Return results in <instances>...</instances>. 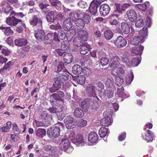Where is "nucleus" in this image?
Here are the masks:
<instances>
[{
  "label": "nucleus",
  "instance_id": "obj_5",
  "mask_svg": "<svg viewBox=\"0 0 157 157\" xmlns=\"http://www.w3.org/2000/svg\"><path fill=\"white\" fill-rule=\"evenodd\" d=\"M60 145L62 149L68 153L71 152L73 150V147L70 145V143L69 140L67 139L62 140Z\"/></svg>",
  "mask_w": 157,
  "mask_h": 157
},
{
  "label": "nucleus",
  "instance_id": "obj_61",
  "mask_svg": "<svg viewBox=\"0 0 157 157\" xmlns=\"http://www.w3.org/2000/svg\"><path fill=\"white\" fill-rule=\"evenodd\" d=\"M116 79V83L117 85L119 86L123 83V79L122 77L119 76H116L115 77Z\"/></svg>",
  "mask_w": 157,
  "mask_h": 157
},
{
  "label": "nucleus",
  "instance_id": "obj_12",
  "mask_svg": "<svg viewBox=\"0 0 157 157\" xmlns=\"http://www.w3.org/2000/svg\"><path fill=\"white\" fill-rule=\"evenodd\" d=\"M98 3L96 1L93 0L90 4L89 8V11L93 15H95L97 12V9L99 6Z\"/></svg>",
  "mask_w": 157,
  "mask_h": 157
},
{
  "label": "nucleus",
  "instance_id": "obj_9",
  "mask_svg": "<svg viewBox=\"0 0 157 157\" xmlns=\"http://www.w3.org/2000/svg\"><path fill=\"white\" fill-rule=\"evenodd\" d=\"M64 123L66 128L70 129L74 128L75 126L77 121L74 120L72 117L71 116H68L64 119Z\"/></svg>",
  "mask_w": 157,
  "mask_h": 157
},
{
  "label": "nucleus",
  "instance_id": "obj_51",
  "mask_svg": "<svg viewBox=\"0 0 157 157\" xmlns=\"http://www.w3.org/2000/svg\"><path fill=\"white\" fill-rule=\"evenodd\" d=\"M116 10L115 11L117 13H122L124 12L122 4H115Z\"/></svg>",
  "mask_w": 157,
  "mask_h": 157
},
{
  "label": "nucleus",
  "instance_id": "obj_56",
  "mask_svg": "<svg viewBox=\"0 0 157 157\" xmlns=\"http://www.w3.org/2000/svg\"><path fill=\"white\" fill-rule=\"evenodd\" d=\"M50 28L51 29L56 30H60L62 28L61 26L59 23L51 25L50 26Z\"/></svg>",
  "mask_w": 157,
  "mask_h": 157
},
{
  "label": "nucleus",
  "instance_id": "obj_52",
  "mask_svg": "<svg viewBox=\"0 0 157 157\" xmlns=\"http://www.w3.org/2000/svg\"><path fill=\"white\" fill-rule=\"evenodd\" d=\"M84 22L86 24L89 23L91 21V18L90 16L86 13L84 14L82 16Z\"/></svg>",
  "mask_w": 157,
  "mask_h": 157
},
{
  "label": "nucleus",
  "instance_id": "obj_47",
  "mask_svg": "<svg viewBox=\"0 0 157 157\" xmlns=\"http://www.w3.org/2000/svg\"><path fill=\"white\" fill-rule=\"evenodd\" d=\"M113 35L112 32L110 30H106L104 33V37L107 40L111 39L112 38Z\"/></svg>",
  "mask_w": 157,
  "mask_h": 157
},
{
  "label": "nucleus",
  "instance_id": "obj_20",
  "mask_svg": "<svg viewBox=\"0 0 157 157\" xmlns=\"http://www.w3.org/2000/svg\"><path fill=\"white\" fill-rule=\"evenodd\" d=\"M44 38L43 40H44L46 44H51L54 39L56 40L54 34L52 33H49L46 36L45 35Z\"/></svg>",
  "mask_w": 157,
  "mask_h": 157
},
{
  "label": "nucleus",
  "instance_id": "obj_59",
  "mask_svg": "<svg viewBox=\"0 0 157 157\" xmlns=\"http://www.w3.org/2000/svg\"><path fill=\"white\" fill-rule=\"evenodd\" d=\"M56 147H55L51 146L50 145H47L45 146L44 150L47 151L54 152L55 151Z\"/></svg>",
  "mask_w": 157,
  "mask_h": 157
},
{
  "label": "nucleus",
  "instance_id": "obj_13",
  "mask_svg": "<svg viewBox=\"0 0 157 157\" xmlns=\"http://www.w3.org/2000/svg\"><path fill=\"white\" fill-rule=\"evenodd\" d=\"M87 94L90 97H95V98L98 100V99L96 96V93L98 92L97 88L95 86L90 85L86 88Z\"/></svg>",
  "mask_w": 157,
  "mask_h": 157
},
{
  "label": "nucleus",
  "instance_id": "obj_44",
  "mask_svg": "<svg viewBox=\"0 0 157 157\" xmlns=\"http://www.w3.org/2000/svg\"><path fill=\"white\" fill-rule=\"evenodd\" d=\"M148 5H149V2H145L143 4L136 5V7L144 11L146 10L147 6Z\"/></svg>",
  "mask_w": 157,
  "mask_h": 157
},
{
  "label": "nucleus",
  "instance_id": "obj_24",
  "mask_svg": "<svg viewBox=\"0 0 157 157\" xmlns=\"http://www.w3.org/2000/svg\"><path fill=\"white\" fill-rule=\"evenodd\" d=\"M14 42L16 46L19 47L25 46L28 44L26 39L24 38L17 39L14 40Z\"/></svg>",
  "mask_w": 157,
  "mask_h": 157
},
{
  "label": "nucleus",
  "instance_id": "obj_63",
  "mask_svg": "<svg viewBox=\"0 0 157 157\" xmlns=\"http://www.w3.org/2000/svg\"><path fill=\"white\" fill-rule=\"evenodd\" d=\"M144 25V23L143 20L142 19H140L137 20L135 23L136 27L138 28L142 27Z\"/></svg>",
  "mask_w": 157,
  "mask_h": 157
},
{
  "label": "nucleus",
  "instance_id": "obj_2",
  "mask_svg": "<svg viewBox=\"0 0 157 157\" xmlns=\"http://www.w3.org/2000/svg\"><path fill=\"white\" fill-rule=\"evenodd\" d=\"M64 127L62 123L58 122L56 126L48 129L47 131V134L49 137L56 138L59 135L60 131Z\"/></svg>",
  "mask_w": 157,
  "mask_h": 157
},
{
  "label": "nucleus",
  "instance_id": "obj_38",
  "mask_svg": "<svg viewBox=\"0 0 157 157\" xmlns=\"http://www.w3.org/2000/svg\"><path fill=\"white\" fill-rule=\"evenodd\" d=\"M0 29L2 30L4 33L7 36L11 35L13 33V31L11 30L10 27H5L3 26L0 27Z\"/></svg>",
  "mask_w": 157,
  "mask_h": 157
},
{
  "label": "nucleus",
  "instance_id": "obj_4",
  "mask_svg": "<svg viewBox=\"0 0 157 157\" xmlns=\"http://www.w3.org/2000/svg\"><path fill=\"white\" fill-rule=\"evenodd\" d=\"M109 112L110 111L108 109L104 113V115L106 116L101 120V125L107 126L111 125L113 123L111 115L110 113H109Z\"/></svg>",
  "mask_w": 157,
  "mask_h": 157
},
{
  "label": "nucleus",
  "instance_id": "obj_45",
  "mask_svg": "<svg viewBox=\"0 0 157 157\" xmlns=\"http://www.w3.org/2000/svg\"><path fill=\"white\" fill-rule=\"evenodd\" d=\"M134 78V75L131 71H130L129 75H128L126 78V82L127 84H130Z\"/></svg>",
  "mask_w": 157,
  "mask_h": 157
},
{
  "label": "nucleus",
  "instance_id": "obj_42",
  "mask_svg": "<svg viewBox=\"0 0 157 157\" xmlns=\"http://www.w3.org/2000/svg\"><path fill=\"white\" fill-rule=\"evenodd\" d=\"M89 50V46L84 44L82 45L79 49L80 53L83 55L87 54Z\"/></svg>",
  "mask_w": 157,
  "mask_h": 157
},
{
  "label": "nucleus",
  "instance_id": "obj_22",
  "mask_svg": "<svg viewBox=\"0 0 157 157\" xmlns=\"http://www.w3.org/2000/svg\"><path fill=\"white\" fill-rule=\"evenodd\" d=\"M54 35L56 39V40L60 41V40H64L66 37L65 32L62 30H60L57 32H55Z\"/></svg>",
  "mask_w": 157,
  "mask_h": 157
},
{
  "label": "nucleus",
  "instance_id": "obj_58",
  "mask_svg": "<svg viewBox=\"0 0 157 157\" xmlns=\"http://www.w3.org/2000/svg\"><path fill=\"white\" fill-rule=\"evenodd\" d=\"M66 136L69 140L71 141L73 143V140L75 138V135L74 132H68L67 133Z\"/></svg>",
  "mask_w": 157,
  "mask_h": 157
},
{
  "label": "nucleus",
  "instance_id": "obj_39",
  "mask_svg": "<svg viewBox=\"0 0 157 157\" xmlns=\"http://www.w3.org/2000/svg\"><path fill=\"white\" fill-rule=\"evenodd\" d=\"M104 86L103 83L101 82H99L97 84V86L96 87L97 88V90L98 91V93L101 95H102V93L104 91Z\"/></svg>",
  "mask_w": 157,
  "mask_h": 157
},
{
  "label": "nucleus",
  "instance_id": "obj_33",
  "mask_svg": "<svg viewBox=\"0 0 157 157\" xmlns=\"http://www.w3.org/2000/svg\"><path fill=\"white\" fill-rule=\"evenodd\" d=\"M55 12L52 11L49 12L46 16V19L48 21L53 23L55 20Z\"/></svg>",
  "mask_w": 157,
  "mask_h": 157
},
{
  "label": "nucleus",
  "instance_id": "obj_57",
  "mask_svg": "<svg viewBox=\"0 0 157 157\" xmlns=\"http://www.w3.org/2000/svg\"><path fill=\"white\" fill-rule=\"evenodd\" d=\"M100 62L102 66H105L108 64L109 60L107 57H103L100 59Z\"/></svg>",
  "mask_w": 157,
  "mask_h": 157
},
{
  "label": "nucleus",
  "instance_id": "obj_43",
  "mask_svg": "<svg viewBox=\"0 0 157 157\" xmlns=\"http://www.w3.org/2000/svg\"><path fill=\"white\" fill-rule=\"evenodd\" d=\"M69 17L70 20L74 21L80 17V14L78 11H73L69 13Z\"/></svg>",
  "mask_w": 157,
  "mask_h": 157
},
{
  "label": "nucleus",
  "instance_id": "obj_17",
  "mask_svg": "<svg viewBox=\"0 0 157 157\" xmlns=\"http://www.w3.org/2000/svg\"><path fill=\"white\" fill-rule=\"evenodd\" d=\"M110 10V8L108 5L104 4L102 5L100 8V12L101 14L103 16L107 15Z\"/></svg>",
  "mask_w": 157,
  "mask_h": 157
},
{
  "label": "nucleus",
  "instance_id": "obj_6",
  "mask_svg": "<svg viewBox=\"0 0 157 157\" xmlns=\"http://www.w3.org/2000/svg\"><path fill=\"white\" fill-rule=\"evenodd\" d=\"M54 82L52 86L49 88V91L51 93H53L56 90H59L63 82L58 77L54 79Z\"/></svg>",
  "mask_w": 157,
  "mask_h": 157
},
{
  "label": "nucleus",
  "instance_id": "obj_32",
  "mask_svg": "<svg viewBox=\"0 0 157 157\" xmlns=\"http://www.w3.org/2000/svg\"><path fill=\"white\" fill-rule=\"evenodd\" d=\"M82 69L81 66L78 64L75 65L72 68L73 73L77 75H78L82 73Z\"/></svg>",
  "mask_w": 157,
  "mask_h": 157
},
{
  "label": "nucleus",
  "instance_id": "obj_31",
  "mask_svg": "<svg viewBox=\"0 0 157 157\" xmlns=\"http://www.w3.org/2000/svg\"><path fill=\"white\" fill-rule=\"evenodd\" d=\"M63 57L64 63L67 64L71 62L73 56L70 53H66L64 54Z\"/></svg>",
  "mask_w": 157,
  "mask_h": 157
},
{
  "label": "nucleus",
  "instance_id": "obj_18",
  "mask_svg": "<svg viewBox=\"0 0 157 157\" xmlns=\"http://www.w3.org/2000/svg\"><path fill=\"white\" fill-rule=\"evenodd\" d=\"M126 14L130 21L132 22L136 21L137 14L135 11L132 10H129L126 11Z\"/></svg>",
  "mask_w": 157,
  "mask_h": 157
},
{
  "label": "nucleus",
  "instance_id": "obj_35",
  "mask_svg": "<svg viewBox=\"0 0 157 157\" xmlns=\"http://www.w3.org/2000/svg\"><path fill=\"white\" fill-rule=\"evenodd\" d=\"M55 62H56V67L57 68V72H60L62 71V70L64 67L63 63L56 59L55 60Z\"/></svg>",
  "mask_w": 157,
  "mask_h": 157
},
{
  "label": "nucleus",
  "instance_id": "obj_64",
  "mask_svg": "<svg viewBox=\"0 0 157 157\" xmlns=\"http://www.w3.org/2000/svg\"><path fill=\"white\" fill-rule=\"evenodd\" d=\"M78 5L80 7L85 8L87 7V3L83 1H80L78 3Z\"/></svg>",
  "mask_w": 157,
  "mask_h": 157
},
{
  "label": "nucleus",
  "instance_id": "obj_1",
  "mask_svg": "<svg viewBox=\"0 0 157 157\" xmlns=\"http://www.w3.org/2000/svg\"><path fill=\"white\" fill-rule=\"evenodd\" d=\"M147 27H144L139 32L140 35L135 36L132 38L131 43L132 45H137L139 44L144 42V39L146 37L147 33Z\"/></svg>",
  "mask_w": 157,
  "mask_h": 157
},
{
  "label": "nucleus",
  "instance_id": "obj_55",
  "mask_svg": "<svg viewBox=\"0 0 157 157\" xmlns=\"http://www.w3.org/2000/svg\"><path fill=\"white\" fill-rule=\"evenodd\" d=\"M86 78L84 76L80 75L78 76L77 79V82L78 84L82 85L85 82Z\"/></svg>",
  "mask_w": 157,
  "mask_h": 157
},
{
  "label": "nucleus",
  "instance_id": "obj_62",
  "mask_svg": "<svg viewBox=\"0 0 157 157\" xmlns=\"http://www.w3.org/2000/svg\"><path fill=\"white\" fill-rule=\"evenodd\" d=\"M87 122L86 121L81 119L78 122V124L79 126L82 128L86 126Z\"/></svg>",
  "mask_w": 157,
  "mask_h": 157
},
{
  "label": "nucleus",
  "instance_id": "obj_15",
  "mask_svg": "<svg viewBox=\"0 0 157 157\" xmlns=\"http://www.w3.org/2000/svg\"><path fill=\"white\" fill-rule=\"evenodd\" d=\"M74 143L77 146H80L84 145V140L83 136L81 134H78L73 141Z\"/></svg>",
  "mask_w": 157,
  "mask_h": 157
},
{
  "label": "nucleus",
  "instance_id": "obj_23",
  "mask_svg": "<svg viewBox=\"0 0 157 157\" xmlns=\"http://www.w3.org/2000/svg\"><path fill=\"white\" fill-rule=\"evenodd\" d=\"M88 139L89 142L95 143L98 140V136L97 134L94 132H91L88 136Z\"/></svg>",
  "mask_w": 157,
  "mask_h": 157
},
{
  "label": "nucleus",
  "instance_id": "obj_28",
  "mask_svg": "<svg viewBox=\"0 0 157 157\" xmlns=\"http://www.w3.org/2000/svg\"><path fill=\"white\" fill-rule=\"evenodd\" d=\"M144 48V46L141 45L139 47L135 46L132 48V52L140 56L142 54Z\"/></svg>",
  "mask_w": 157,
  "mask_h": 157
},
{
  "label": "nucleus",
  "instance_id": "obj_48",
  "mask_svg": "<svg viewBox=\"0 0 157 157\" xmlns=\"http://www.w3.org/2000/svg\"><path fill=\"white\" fill-rule=\"evenodd\" d=\"M70 44L69 42L67 41H64L62 42L61 44V48L62 51L64 52L69 48Z\"/></svg>",
  "mask_w": 157,
  "mask_h": 157
},
{
  "label": "nucleus",
  "instance_id": "obj_27",
  "mask_svg": "<svg viewBox=\"0 0 157 157\" xmlns=\"http://www.w3.org/2000/svg\"><path fill=\"white\" fill-rule=\"evenodd\" d=\"M119 59L117 56H115L110 61L109 66L111 67H118L120 65L119 63Z\"/></svg>",
  "mask_w": 157,
  "mask_h": 157
},
{
  "label": "nucleus",
  "instance_id": "obj_16",
  "mask_svg": "<svg viewBox=\"0 0 157 157\" xmlns=\"http://www.w3.org/2000/svg\"><path fill=\"white\" fill-rule=\"evenodd\" d=\"M154 136L153 134L149 130H146V133L142 135L143 139L148 142L152 141Z\"/></svg>",
  "mask_w": 157,
  "mask_h": 157
},
{
  "label": "nucleus",
  "instance_id": "obj_10",
  "mask_svg": "<svg viewBox=\"0 0 157 157\" xmlns=\"http://www.w3.org/2000/svg\"><path fill=\"white\" fill-rule=\"evenodd\" d=\"M121 29L118 28L117 29V32L120 34L124 33L125 34H128L130 32V29L129 25L125 22L121 23Z\"/></svg>",
  "mask_w": 157,
  "mask_h": 157
},
{
  "label": "nucleus",
  "instance_id": "obj_30",
  "mask_svg": "<svg viewBox=\"0 0 157 157\" xmlns=\"http://www.w3.org/2000/svg\"><path fill=\"white\" fill-rule=\"evenodd\" d=\"M51 5L54 6L57 10H60L62 5L60 1L58 0H49Z\"/></svg>",
  "mask_w": 157,
  "mask_h": 157
},
{
  "label": "nucleus",
  "instance_id": "obj_21",
  "mask_svg": "<svg viewBox=\"0 0 157 157\" xmlns=\"http://www.w3.org/2000/svg\"><path fill=\"white\" fill-rule=\"evenodd\" d=\"M69 74L67 70L65 69L62 70V71L59 72V76L58 77L60 78L63 81H67L68 80L69 76L68 75Z\"/></svg>",
  "mask_w": 157,
  "mask_h": 157
},
{
  "label": "nucleus",
  "instance_id": "obj_29",
  "mask_svg": "<svg viewBox=\"0 0 157 157\" xmlns=\"http://www.w3.org/2000/svg\"><path fill=\"white\" fill-rule=\"evenodd\" d=\"M62 27L65 31L69 30L72 27V24L70 19L67 18L63 22Z\"/></svg>",
  "mask_w": 157,
  "mask_h": 157
},
{
  "label": "nucleus",
  "instance_id": "obj_8",
  "mask_svg": "<svg viewBox=\"0 0 157 157\" xmlns=\"http://www.w3.org/2000/svg\"><path fill=\"white\" fill-rule=\"evenodd\" d=\"M6 23L10 25L16 26L18 24H21L23 27L26 28V25L24 22L20 20L17 19L14 17L12 16L8 18L6 21Z\"/></svg>",
  "mask_w": 157,
  "mask_h": 157
},
{
  "label": "nucleus",
  "instance_id": "obj_46",
  "mask_svg": "<svg viewBox=\"0 0 157 157\" xmlns=\"http://www.w3.org/2000/svg\"><path fill=\"white\" fill-rule=\"evenodd\" d=\"M123 89L122 88L121 89L117 88V93L116 94V96L119 97L121 98H127L128 96L123 92Z\"/></svg>",
  "mask_w": 157,
  "mask_h": 157
},
{
  "label": "nucleus",
  "instance_id": "obj_60",
  "mask_svg": "<svg viewBox=\"0 0 157 157\" xmlns=\"http://www.w3.org/2000/svg\"><path fill=\"white\" fill-rule=\"evenodd\" d=\"M13 65V63L11 61H10L7 63H5L3 69L4 70H9L10 69L11 67Z\"/></svg>",
  "mask_w": 157,
  "mask_h": 157
},
{
  "label": "nucleus",
  "instance_id": "obj_3",
  "mask_svg": "<svg viewBox=\"0 0 157 157\" xmlns=\"http://www.w3.org/2000/svg\"><path fill=\"white\" fill-rule=\"evenodd\" d=\"M141 58V57L140 56H135L133 57L132 60H130L128 57L124 56L122 57V60L127 66L132 67L137 66L140 63Z\"/></svg>",
  "mask_w": 157,
  "mask_h": 157
},
{
  "label": "nucleus",
  "instance_id": "obj_40",
  "mask_svg": "<svg viewBox=\"0 0 157 157\" xmlns=\"http://www.w3.org/2000/svg\"><path fill=\"white\" fill-rule=\"evenodd\" d=\"M2 10L6 14H8L11 9V7L9 4L6 2H4L3 4Z\"/></svg>",
  "mask_w": 157,
  "mask_h": 157
},
{
  "label": "nucleus",
  "instance_id": "obj_26",
  "mask_svg": "<svg viewBox=\"0 0 157 157\" xmlns=\"http://www.w3.org/2000/svg\"><path fill=\"white\" fill-rule=\"evenodd\" d=\"M84 25V23L82 19L78 18L75 21L74 26L75 29L78 30L82 29Z\"/></svg>",
  "mask_w": 157,
  "mask_h": 157
},
{
  "label": "nucleus",
  "instance_id": "obj_19",
  "mask_svg": "<svg viewBox=\"0 0 157 157\" xmlns=\"http://www.w3.org/2000/svg\"><path fill=\"white\" fill-rule=\"evenodd\" d=\"M77 37L82 42L86 41L88 38V34L87 32L85 30H81L79 32Z\"/></svg>",
  "mask_w": 157,
  "mask_h": 157
},
{
  "label": "nucleus",
  "instance_id": "obj_14",
  "mask_svg": "<svg viewBox=\"0 0 157 157\" xmlns=\"http://www.w3.org/2000/svg\"><path fill=\"white\" fill-rule=\"evenodd\" d=\"M31 25L33 26L37 25L39 28H41L42 26V23L41 19L37 17L36 15H34L32 19L29 21Z\"/></svg>",
  "mask_w": 157,
  "mask_h": 157
},
{
  "label": "nucleus",
  "instance_id": "obj_7",
  "mask_svg": "<svg viewBox=\"0 0 157 157\" xmlns=\"http://www.w3.org/2000/svg\"><path fill=\"white\" fill-rule=\"evenodd\" d=\"M113 43L116 47L122 48L126 46L127 41L122 36H120L114 40Z\"/></svg>",
  "mask_w": 157,
  "mask_h": 157
},
{
  "label": "nucleus",
  "instance_id": "obj_11",
  "mask_svg": "<svg viewBox=\"0 0 157 157\" xmlns=\"http://www.w3.org/2000/svg\"><path fill=\"white\" fill-rule=\"evenodd\" d=\"M53 93H55L53 94L52 95L50 96V98L52 102L59 100L64 96L63 92L59 90H56Z\"/></svg>",
  "mask_w": 157,
  "mask_h": 157
},
{
  "label": "nucleus",
  "instance_id": "obj_25",
  "mask_svg": "<svg viewBox=\"0 0 157 157\" xmlns=\"http://www.w3.org/2000/svg\"><path fill=\"white\" fill-rule=\"evenodd\" d=\"M45 33L44 31L38 29L35 32V36L37 40H43L44 38Z\"/></svg>",
  "mask_w": 157,
  "mask_h": 157
},
{
  "label": "nucleus",
  "instance_id": "obj_36",
  "mask_svg": "<svg viewBox=\"0 0 157 157\" xmlns=\"http://www.w3.org/2000/svg\"><path fill=\"white\" fill-rule=\"evenodd\" d=\"M74 115L76 117H81L84 115V112L80 108H77L74 111Z\"/></svg>",
  "mask_w": 157,
  "mask_h": 157
},
{
  "label": "nucleus",
  "instance_id": "obj_34",
  "mask_svg": "<svg viewBox=\"0 0 157 157\" xmlns=\"http://www.w3.org/2000/svg\"><path fill=\"white\" fill-rule=\"evenodd\" d=\"M41 119L45 121H50L52 120V117L51 115H48L46 111H43L40 114Z\"/></svg>",
  "mask_w": 157,
  "mask_h": 157
},
{
  "label": "nucleus",
  "instance_id": "obj_49",
  "mask_svg": "<svg viewBox=\"0 0 157 157\" xmlns=\"http://www.w3.org/2000/svg\"><path fill=\"white\" fill-rule=\"evenodd\" d=\"M35 133L37 136L43 137L45 134L46 131L44 129L39 128L36 131Z\"/></svg>",
  "mask_w": 157,
  "mask_h": 157
},
{
  "label": "nucleus",
  "instance_id": "obj_53",
  "mask_svg": "<svg viewBox=\"0 0 157 157\" xmlns=\"http://www.w3.org/2000/svg\"><path fill=\"white\" fill-rule=\"evenodd\" d=\"M83 43V42H82L79 38H75L73 40V44L77 47L81 46Z\"/></svg>",
  "mask_w": 157,
  "mask_h": 157
},
{
  "label": "nucleus",
  "instance_id": "obj_54",
  "mask_svg": "<svg viewBox=\"0 0 157 157\" xmlns=\"http://www.w3.org/2000/svg\"><path fill=\"white\" fill-rule=\"evenodd\" d=\"M104 93H102V95L109 98H112L113 95V91L111 90H104Z\"/></svg>",
  "mask_w": 157,
  "mask_h": 157
},
{
  "label": "nucleus",
  "instance_id": "obj_37",
  "mask_svg": "<svg viewBox=\"0 0 157 157\" xmlns=\"http://www.w3.org/2000/svg\"><path fill=\"white\" fill-rule=\"evenodd\" d=\"M108 129L105 127L100 128L99 131V134L101 137L103 138L108 134Z\"/></svg>",
  "mask_w": 157,
  "mask_h": 157
},
{
  "label": "nucleus",
  "instance_id": "obj_41",
  "mask_svg": "<svg viewBox=\"0 0 157 157\" xmlns=\"http://www.w3.org/2000/svg\"><path fill=\"white\" fill-rule=\"evenodd\" d=\"M91 103L90 99H86L83 101L81 103L82 108L86 110L90 107V104Z\"/></svg>",
  "mask_w": 157,
  "mask_h": 157
},
{
  "label": "nucleus",
  "instance_id": "obj_50",
  "mask_svg": "<svg viewBox=\"0 0 157 157\" xmlns=\"http://www.w3.org/2000/svg\"><path fill=\"white\" fill-rule=\"evenodd\" d=\"M91 103L90 104V107L91 106L92 108L97 109L99 108V105L98 101L96 99L92 101L90 99Z\"/></svg>",
  "mask_w": 157,
  "mask_h": 157
}]
</instances>
